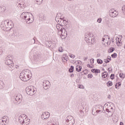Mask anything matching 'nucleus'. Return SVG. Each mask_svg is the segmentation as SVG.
Wrapping results in <instances>:
<instances>
[{
    "label": "nucleus",
    "instance_id": "obj_56",
    "mask_svg": "<svg viewBox=\"0 0 125 125\" xmlns=\"http://www.w3.org/2000/svg\"><path fill=\"white\" fill-rule=\"evenodd\" d=\"M124 75V74H123V73H120V74H119V77H120V78H123V76Z\"/></svg>",
    "mask_w": 125,
    "mask_h": 125
},
{
    "label": "nucleus",
    "instance_id": "obj_42",
    "mask_svg": "<svg viewBox=\"0 0 125 125\" xmlns=\"http://www.w3.org/2000/svg\"><path fill=\"white\" fill-rule=\"evenodd\" d=\"M78 88H82V89H83V88H84V86L83 85L79 84L78 85Z\"/></svg>",
    "mask_w": 125,
    "mask_h": 125
},
{
    "label": "nucleus",
    "instance_id": "obj_28",
    "mask_svg": "<svg viewBox=\"0 0 125 125\" xmlns=\"http://www.w3.org/2000/svg\"><path fill=\"white\" fill-rule=\"evenodd\" d=\"M69 73H73L74 72V66L71 65L70 68L69 69Z\"/></svg>",
    "mask_w": 125,
    "mask_h": 125
},
{
    "label": "nucleus",
    "instance_id": "obj_18",
    "mask_svg": "<svg viewBox=\"0 0 125 125\" xmlns=\"http://www.w3.org/2000/svg\"><path fill=\"white\" fill-rule=\"evenodd\" d=\"M63 24L64 25V27L66 30H69L70 27H71L70 23H69V22L67 21H63Z\"/></svg>",
    "mask_w": 125,
    "mask_h": 125
},
{
    "label": "nucleus",
    "instance_id": "obj_21",
    "mask_svg": "<svg viewBox=\"0 0 125 125\" xmlns=\"http://www.w3.org/2000/svg\"><path fill=\"white\" fill-rule=\"evenodd\" d=\"M6 10V8L4 6H0V13H3L4 11Z\"/></svg>",
    "mask_w": 125,
    "mask_h": 125
},
{
    "label": "nucleus",
    "instance_id": "obj_50",
    "mask_svg": "<svg viewBox=\"0 0 125 125\" xmlns=\"http://www.w3.org/2000/svg\"><path fill=\"white\" fill-rule=\"evenodd\" d=\"M90 62L91 63V64H93V63H94V59H90Z\"/></svg>",
    "mask_w": 125,
    "mask_h": 125
},
{
    "label": "nucleus",
    "instance_id": "obj_25",
    "mask_svg": "<svg viewBox=\"0 0 125 125\" xmlns=\"http://www.w3.org/2000/svg\"><path fill=\"white\" fill-rule=\"evenodd\" d=\"M105 43L108 44L109 43V41L107 39H105V38L102 39V43L103 44H105Z\"/></svg>",
    "mask_w": 125,
    "mask_h": 125
},
{
    "label": "nucleus",
    "instance_id": "obj_9",
    "mask_svg": "<svg viewBox=\"0 0 125 125\" xmlns=\"http://www.w3.org/2000/svg\"><path fill=\"white\" fill-rule=\"evenodd\" d=\"M42 59V55L38 53H35L33 55V60L35 62H38V61H40Z\"/></svg>",
    "mask_w": 125,
    "mask_h": 125
},
{
    "label": "nucleus",
    "instance_id": "obj_15",
    "mask_svg": "<svg viewBox=\"0 0 125 125\" xmlns=\"http://www.w3.org/2000/svg\"><path fill=\"white\" fill-rule=\"evenodd\" d=\"M56 28L58 31H60V32H62L63 30V29L64 28V24L58 23V24L56 25Z\"/></svg>",
    "mask_w": 125,
    "mask_h": 125
},
{
    "label": "nucleus",
    "instance_id": "obj_32",
    "mask_svg": "<svg viewBox=\"0 0 125 125\" xmlns=\"http://www.w3.org/2000/svg\"><path fill=\"white\" fill-rule=\"evenodd\" d=\"M52 44H53L54 45H56V44H57V40H52Z\"/></svg>",
    "mask_w": 125,
    "mask_h": 125
},
{
    "label": "nucleus",
    "instance_id": "obj_12",
    "mask_svg": "<svg viewBox=\"0 0 125 125\" xmlns=\"http://www.w3.org/2000/svg\"><path fill=\"white\" fill-rule=\"evenodd\" d=\"M7 27H8V29H5V31L6 32L10 31V30L12 29L13 27V22H12V21H9L8 20Z\"/></svg>",
    "mask_w": 125,
    "mask_h": 125
},
{
    "label": "nucleus",
    "instance_id": "obj_49",
    "mask_svg": "<svg viewBox=\"0 0 125 125\" xmlns=\"http://www.w3.org/2000/svg\"><path fill=\"white\" fill-rule=\"evenodd\" d=\"M92 77H93V75H92V74H88V78H89V79H91Z\"/></svg>",
    "mask_w": 125,
    "mask_h": 125
},
{
    "label": "nucleus",
    "instance_id": "obj_43",
    "mask_svg": "<svg viewBox=\"0 0 125 125\" xmlns=\"http://www.w3.org/2000/svg\"><path fill=\"white\" fill-rule=\"evenodd\" d=\"M84 73V75H86L87 74H88V70L87 69H85L83 71Z\"/></svg>",
    "mask_w": 125,
    "mask_h": 125
},
{
    "label": "nucleus",
    "instance_id": "obj_2",
    "mask_svg": "<svg viewBox=\"0 0 125 125\" xmlns=\"http://www.w3.org/2000/svg\"><path fill=\"white\" fill-rule=\"evenodd\" d=\"M21 18L23 20H25V22H26L27 24H31L33 23V20H31L33 18V15L31 13L28 12H23L21 15Z\"/></svg>",
    "mask_w": 125,
    "mask_h": 125
},
{
    "label": "nucleus",
    "instance_id": "obj_3",
    "mask_svg": "<svg viewBox=\"0 0 125 125\" xmlns=\"http://www.w3.org/2000/svg\"><path fill=\"white\" fill-rule=\"evenodd\" d=\"M25 90L27 94L32 96L35 94L37 91V88H36L35 87L29 86L26 88Z\"/></svg>",
    "mask_w": 125,
    "mask_h": 125
},
{
    "label": "nucleus",
    "instance_id": "obj_33",
    "mask_svg": "<svg viewBox=\"0 0 125 125\" xmlns=\"http://www.w3.org/2000/svg\"><path fill=\"white\" fill-rule=\"evenodd\" d=\"M97 63L98 64H102V63H103V61L100 59H99L97 60Z\"/></svg>",
    "mask_w": 125,
    "mask_h": 125
},
{
    "label": "nucleus",
    "instance_id": "obj_55",
    "mask_svg": "<svg viewBox=\"0 0 125 125\" xmlns=\"http://www.w3.org/2000/svg\"><path fill=\"white\" fill-rule=\"evenodd\" d=\"M104 38H106V39L108 38V40H110V38H109V36H107V35H105V36H104Z\"/></svg>",
    "mask_w": 125,
    "mask_h": 125
},
{
    "label": "nucleus",
    "instance_id": "obj_8",
    "mask_svg": "<svg viewBox=\"0 0 125 125\" xmlns=\"http://www.w3.org/2000/svg\"><path fill=\"white\" fill-rule=\"evenodd\" d=\"M8 20L6 21H4L1 22V24L0 25V27L3 31H5V30H7L8 29V26H7V24H8Z\"/></svg>",
    "mask_w": 125,
    "mask_h": 125
},
{
    "label": "nucleus",
    "instance_id": "obj_46",
    "mask_svg": "<svg viewBox=\"0 0 125 125\" xmlns=\"http://www.w3.org/2000/svg\"><path fill=\"white\" fill-rule=\"evenodd\" d=\"M105 111H106V112H107V113H113V110L110 111V110H109V109H108V108H106L105 109Z\"/></svg>",
    "mask_w": 125,
    "mask_h": 125
},
{
    "label": "nucleus",
    "instance_id": "obj_30",
    "mask_svg": "<svg viewBox=\"0 0 125 125\" xmlns=\"http://www.w3.org/2000/svg\"><path fill=\"white\" fill-rule=\"evenodd\" d=\"M107 76H108V73H107V72H104L103 73V75H102L103 78H106V77H107Z\"/></svg>",
    "mask_w": 125,
    "mask_h": 125
},
{
    "label": "nucleus",
    "instance_id": "obj_4",
    "mask_svg": "<svg viewBox=\"0 0 125 125\" xmlns=\"http://www.w3.org/2000/svg\"><path fill=\"white\" fill-rule=\"evenodd\" d=\"M5 64L9 66L10 68H13V66L14 64H13V62H12V57L11 56L9 55L6 57L5 60Z\"/></svg>",
    "mask_w": 125,
    "mask_h": 125
},
{
    "label": "nucleus",
    "instance_id": "obj_27",
    "mask_svg": "<svg viewBox=\"0 0 125 125\" xmlns=\"http://www.w3.org/2000/svg\"><path fill=\"white\" fill-rule=\"evenodd\" d=\"M58 15H57L55 20L58 24L59 23V22H60V20L62 19V18H60L59 16H58Z\"/></svg>",
    "mask_w": 125,
    "mask_h": 125
},
{
    "label": "nucleus",
    "instance_id": "obj_41",
    "mask_svg": "<svg viewBox=\"0 0 125 125\" xmlns=\"http://www.w3.org/2000/svg\"><path fill=\"white\" fill-rule=\"evenodd\" d=\"M48 46L49 47H51V45H52V42L51 41H50L48 42Z\"/></svg>",
    "mask_w": 125,
    "mask_h": 125
},
{
    "label": "nucleus",
    "instance_id": "obj_53",
    "mask_svg": "<svg viewBox=\"0 0 125 125\" xmlns=\"http://www.w3.org/2000/svg\"><path fill=\"white\" fill-rule=\"evenodd\" d=\"M62 61H65L64 60H65V61L67 62V58L66 59L65 57H63L62 58Z\"/></svg>",
    "mask_w": 125,
    "mask_h": 125
},
{
    "label": "nucleus",
    "instance_id": "obj_58",
    "mask_svg": "<svg viewBox=\"0 0 125 125\" xmlns=\"http://www.w3.org/2000/svg\"><path fill=\"white\" fill-rule=\"evenodd\" d=\"M1 122H2V123H6V120H1Z\"/></svg>",
    "mask_w": 125,
    "mask_h": 125
},
{
    "label": "nucleus",
    "instance_id": "obj_7",
    "mask_svg": "<svg viewBox=\"0 0 125 125\" xmlns=\"http://www.w3.org/2000/svg\"><path fill=\"white\" fill-rule=\"evenodd\" d=\"M118 14L119 13L117 11L115 10L114 9H111L109 10V15L110 16V17H112V18H115V17H117L118 16Z\"/></svg>",
    "mask_w": 125,
    "mask_h": 125
},
{
    "label": "nucleus",
    "instance_id": "obj_17",
    "mask_svg": "<svg viewBox=\"0 0 125 125\" xmlns=\"http://www.w3.org/2000/svg\"><path fill=\"white\" fill-rule=\"evenodd\" d=\"M94 42H95V39H94V37L93 36L92 37H90V38H89V40H88V41H87V43H94Z\"/></svg>",
    "mask_w": 125,
    "mask_h": 125
},
{
    "label": "nucleus",
    "instance_id": "obj_29",
    "mask_svg": "<svg viewBox=\"0 0 125 125\" xmlns=\"http://www.w3.org/2000/svg\"><path fill=\"white\" fill-rule=\"evenodd\" d=\"M37 4H42L43 0H36Z\"/></svg>",
    "mask_w": 125,
    "mask_h": 125
},
{
    "label": "nucleus",
    "instance_id": "obj_48",
    "mask_svg": "<svg viewBox=\"0 0 125 125\" xmlns=\"http://www.w3.org/2000/svg\"><path fill=\"white\" fill-rule=\"evenodd\" d=\"M102 21V19L101 18H99V19L97 20V22H98V23H101Z\"/></svg>",
    "mask_w": 125,
    "mask_h": 125
},
{
    "label": "nucleus",
    "instance_id": "obj_34",
    "mask_svg": "<svg viewBox=\"0 0 125 125\" xmlns=\"http://www.w3.org/2000/svg\"><path fill=\"white\" fill-rule=\"evenodd\" d=\"M114 50H115V48L111 47L108 50V52H109V53H111L113 52V51H114Z\"/></svg>",
    "mask_w": 125,
    "mask_h": 125
},
{
    "label": "nucleus",
    "instance_id": "obj_37",
    "mask_svg": "<svg viewBox=\"0 0 125 125\" xmlns=\"http://www.w3.org/2000/svg\"><path fill=\"white\" fill-rule=\"evenodd\" d=\"M22 124H26V125H28L29 123L27 122V120L26 119V117L24 119V122H22Z\"/></svg>",
    "mask_w": 125,
    "mask_h": 125
},
{
    "label": "nucleus",
    "instance_id": "obj_23",
    "mask_svg": "<svg viewBox=\"0 0 125 125\" xmlns=\"http://www.w3.org/2000/svg\"><path fill=\"white\" fill-rule=\"evenodd\" d=\"M17 6L18 7H21V8H22V9H24V8H25V7H26V4H25L19 3L17 5Z\"/></svg>",
    "mask_w": 125,
    "mask_h": 125
},
{
    "label": "nucleus",
    "instance_id": "obj_64",
    "mask_svg": "<svg viewBox=\"0 0 125 125\" xmlns=\"http://www.w3.org/2000/svg\"><path fill=\"white\" fill-rule=\"evenodd\" d=\"M78 64H82V62L81 61H79V62H78Z\"/></svg>",
    "mask_w": 125,
    "mask_h": 125
},
{
    "label": "nucleus",
    "instance_id": "obj_5",
    "mask_svg": "<svg viewBox=\"0 0 125 125\" xmlns=\"http://www.w3.org/2000/svg\"><path fill=\"white\" fill-rule=\"evenodd\" d=\"M65 121L66 125H74L75 124V118L73 116L69 115L65 118Z\"/></svg>",
    "mask_w": 125,
    "mask_h": 125
},
{
    "label": "nucleus",
    "instance_id": "obj_36",
    "mask_svg": "<svg viewBox=\"0 0 125 125\" xmlns=\"http://www.w3.org/2000/svg\"><path fill=\"white\" fill-rule=\"evenodd\" d=\"M3 83L2 81H0V89L3 88V85H2Z\"/></svg>",
    "mask_w": 125,
    "mask_h": 125
},
{
    "label": "nucleus",
    "instance_id": "obj_47",
    "mask_svg": "<svg viewBox=\"0 0 125 125\" xmlns=\"http://www.w3.org/2000/svg\"><path fill=\"white\" fill-rule=\"evenodd\" d=\"M59 52H63V47H61L59 48Z\"/></svg>",
    "mask_w": 125,
    "mask_h": 125
},
{
    "label": "nucleus",
    "instance_id": "obj_13",
    "mask_svg": "<svg viewBox=\"0 0 125 125\" xmlns=\"http://www.w3.org/2000/svg\"><path fill=\"white\" fill-rule=\"evenodd\" d=\"M43 85L44 89H48L49 85H50V82L48 81H44L43 82Z\"/></svg>",
    "mask_w": 125,
    "mask_h": 125
},
{
    "label": "nucleus",
    "instance_id": "obj_6",
    "mask_svg": "<svg viewBox=\"0 0 125 125\" xmlns=\"http://www.w3.org/2000/svg\"><path fill=\"white\" fill-rule=\"evenodd\" d=\"M102 109H103V106L100 104L95 105L92 109V115H94V116H96L97 113L95 112V110H102Z\"/></svg>",
    "mask_w": 125,
    "mask_h": 125
},
{
    "label": "nucleus",
    "instance_id": "obj_11",
    "mask_svg": "<svg viewBox=\"0 0 125 125\" xmlns=\"http://www.w3.org/2000/svg\"><path fill=\"white\" fill-rule=\"evenodd\" d=\"M22 98L23 97H22V95L19 94L16 97L15 100L16 101V103H18V104H20L22 101Z\"/></svg>",
    "mask_w": 125,
    "mask_h": 125
},
{
    "label": "nucleus",
    "instance_id": "obj_24",
    "mask_svg": "<svg viewBox=\"0 0 125 125\" xmlns=\"http://www.w3.org/2000/svg\"><path fill=\"white\" fill-rule=\"evenodd\" d=\"M39 18L40 20H45L46 19L45 16H44V15H43V14H40L39 15Z\"/></svg>",
    "mask_w": 125,
    "mask_h": 125
},
{
    "label": "nucleus",
    "instance_id": "obj_62",
    "mask_svg": "<svg viewBox=\"0 0 125 125\" xmlns=\"http://www.w3.org/2000/svg\"><path fill=\"white\" fill-rule=\"evenodd\" d=\"M108 44L109 45H110V44H111V40H110L109 42H108Z\"/></svg>",
    "mask_w": 125,
    "mask_h": 125
},
{
    "label": "nucleus",
    "instance_id": "obj_52",
    "mask_svg": "<svg viewBox=\"0 0 125 125\" xmlns=\"http://www.w3.org/2000/svg\"><path fill=\"white\" fill-rule=\"evenodd\" d=\"M104 62H105V63H109V62H110V61L108 60H104Z\"/></svg>",
    "mask_w": 125,
    "mask_h": 125
},
{
    "label": "nucleus",
    "instance_id": "obj_45",
    "mask_svg": "<svg viewBox=\"0 0 125 125\" xmlns=\"http://www.w3.org/2000/svg\"><path fill=\"white\" fill-rule=\"evenodd\" d=\"M31 42V43H32V44H34V43H36V40H35V39H32Z\"/></svg>",
    "mask_w": 125,
    "mask_h": 125
},
{
    "label": "nucleus",
    "instance_id": "obj_51",
    "mask_svg": "<svg viewBox=\"0 0 125 125\" xmlns=\"http://www.w3.org/2000/svg\"><path fill=\"white\" fill-rule=\"evenodd\" d=\"M87 67H88V68H90V69H92V68H93V66H91L89 64H87Z\"/></svg>",
    "mask_w": 125,
    "mask_h": 125
},
{
    "label": "nucleus",
    "instance_id": "obj_20",
    "mask_svg": "<svg viewBox=\"0 0 125 125\" xmlns=\"http://www.w3.org/2000/svg\"><path fill=\"white\" fill-rule=\"evenodd\" d=\"M47 125H57L56 122L53 119H51L47 123Z\"/></svg>",
    "mask_w": 125,
    "mask_h": 125
},
{
    "label": "nucleus",
    "instance_id": "obj_35",
    "mask_svg": "<svg viewBox=\"0 0 125 125\" xmlns=\"http://www.w3.org/2000/svg\"><path fill=\"white\" fill-rule=\"evenodd\" d=\"M121 85L122 84L121 83H116L115 85V88H118V87L121 86Z\"/></svg>",
    "mask_w": 125,
    "mask_h": 125
},
{
    "label": "nucleus",
    "instance_id": "obj_22",
    "mask_svg": "<svg viewBox=\"0 0 125 125\" xmlns=\"http://www.w3.org/2000/svg\"><path fill=\"white\" fill-rule=\"evenodd\" d=\"M91 71V72H92V73H95L96 74H98L100 73V70L98 69L93 68L92 69Z\"/></svg>",
    "mask_w": 125,
    "mask_h": 125
},
{
    "label": "nucleus",
    "instance_id": "obj_10",
    "mask_svg": "<svg viewBox=\"0 0 125 125\" xmlns=\"http://www.w3.org/2000/svg\"><path fill=\"white\" fill-rule=\"evenodd\" d=\"M49 117H50V114L48 112H43L41 115L42 120H47Z\"/></svg>",
    "mask_w": 125,
    "mask_h": 125
},
{
    "label": "nucleus",
    "instance_id": "obj_19",
    "mask_svg": "<svg viewBox=\"0 0 125 125\" xmlns=\"http://www.w3.org/2000/svg\"><path fill=\"white\" fill-rule=\"evenodd\" d=\"M84 37H85V41L86 42H87L88 40H89V38H90V37H93V34L91 33L85 34Z\"/></svg>",
    "mask_w": 125,
    "mask_h": 125
},
{
    "label": "nucleus",
    "instance_id": "obj_61",
    "mask_svg": "<svg viewBox=\"0 0 125 125\" xmlns=\"http://www.w3.org/2000/svg\"><path fill=\"white\" fill-rule=\"evenodd\" d=\"M70 77H71V78H73V77H74V74H72L70 75Z\"/></svg>",
    "mask_w": 125,
    "mask_h": 125
},
{
    "label": "nucleus",
    "instance_id": "obj_38",
    "mask_svg": "<svg viewBox=\"0 0 125 125\" xmlns=\"http://www.w3.org/2000/svg\"><path fill=\"white\" fill-rule=\"evenodd\" d=\"M64 21H66V20H64L62 18V19H61V20L60 21L59 24H62V23H63V24H64Z\"/></svg>",
    "mask_w": 125,
    "mask_h": 125
},
{
    "label": "nucleus",
    "instance_id": "obj_39",
    "mask_svg": "<svg viewBox=\"0 0 125 125\" xmlns=\"http://www.w3.org/2000/svg\"><path fill=\"white\" fill-rule=\"evenodd\" d=\"M111 57L112 58H117V53H113L112 55H111Z\"/></svg>",
    "mask_w": 125,
    "mask_h": 125
},
{
    "label": "nucleus",
    "instance_id": "obj_57",
    "mask_svg": "<svg viewBox=\"0 0 125 125\" xmlns=\"http://www.w3.org/2000/svg\"><path fill=\"white\" fill-rule=\"evenodd\" d=\"M70 57H71V58L74 59V58H75V55H74L73 54L71 55Z\"/></svg>",
    "mask_w": 125,
    "mask_h": 125
},
{
    "label": "nucleus",
    "instance_id": "obj_60",
    "mask_svg": "<svg viewBox=\"0 0 125 125\" xmlns=\"http://www.w3.org/2000/svg\"><path fill=\"white\" fill-rule=\"evenodd\" d=\"M107 98H108V99H111V95H108L107 96Z\"/></svg>",
    "mask_w": 125,
    "mask_h": 125
},
{
    "label": "nucleus",
    "instance_id": "obj_59",
    "mask_svg": "<svg viewBox=\"0 0 125 125\" xmlns=\"http://www.w3.org/2000/svg\"><path fill=\"white\" fill-rule=\"evenodd\" d=\"M107 60H109V61H111V57H107Z\"/></svg>",
    "mask_w": 125,
    "mask_h": 125
},
{
    "label": "nucleus",
    "instance_id": "obj_26",
    "mask_svg": "<svg viewBox=\"0 0 125 125\" xmlns=\"http://www.w3.org/2000/svg\"><path fill=\"white\" fill-rule=\"evenodd\" d=\"M76 71L77 72H81V71H82V66L77 65L76 67Z\"/></svg>",
    "mask_w": 125,
    "mask_h": 125
},
{
    "label": "nucleus",
    "instance_id": "obj_54",
    "mask_svg": "<svg viewBox=\"0 0 125 125\" xmlns=\"http://www.w3.org/2000/svg\"><path fill=\"white\" fill-rule=\"evenodd\" d=\"M3 52V51H2V50H1V48H0V55H1Z\"/></svg>",
    "mask_w": 125,
    "mask_h": 125
},
{
    "label": "nucleus",
    "instance_id": "obj_40",
    "mask_svg": "<svg viewBox=\"0 0 125 125\" xmlns=\"http://www.w3.org/2000/svg\"><path fill=\"white\" fill-rule=\"evenodd\" d=\"M95 112H96V114H97V113H103V111H101V109H97L95 110Z\"/></svg>",
    "mask_w": 125,
    "mask_h": 125
},
{
    "label": "nucleus",
    "instance_id": "obj_16",
    "mask_svg": "<svg viewBox=\"0 0 125 125\" xmlns=\"http://www.w3.org/2000/svg\"><path fill=\"white\" fill-rule=\"evenodd\" d=\"M25 117H26V115L25 114H21L19 117V122L23 124V122L24 121V120L25 119Z\"/></svg>",
    "mask_w": 125,
    "mask_h": 125
},
{
    "label": "nucleus",
    "instance_id": "obj_63",
    "mask_svg": "<svg viewBox=\"0 0 125 125\" xmlns=\"http://www.w3.org/2000/svg\"><path fill=\"white\" fill-rule=\"evenodd\" d=\"M120 125H124V123H123V122H120Z\"/></svg>",
    "mask_w": 125,
    "mask_h": 125
},
{
    "label": "nucleus",
    "instance_id": "obj_31",
    "mask_svg": "<svg viewBox=\"0 0 125 125\" xmlns=\"http://www.w3.org/2000/svg\"><path fill=\"white\" fill-rule=\"evenodd\" d=\"M106 84H107V86H112L113 85V83L111 81H108L107 82Z\"/></svg>",
    "mask_w": 125,
    "mask_h": 125
},
{
    "label": "nucleus",
    "instance_id": "obj_1",
    "mask_svg": "<svg viewBox=\"0 0 125 125\" xmlns=\"http://www.w3.org/2000/svg\"><path fill=\"white\" fill-rule=\"evenodd\" d=\"M30 70L25 69L22 70L20 75V78L22 82H28L30 80Z\"/></svg>",
    "mask_w": 125,
    "mask_h": 125
},
{
    "label": "nucleus",
    "instance_id": "obj_14",
    "mask_svg": "<svg viewBox=\"0 0 125 125\" xmlns=\"http://www.w3.org/2000/svg\"><path fill=\"white\" fill-rule=\"evenodd\" d=\"M61 39H62V40H64L65 38H66L67 36L68 35V33H67V31H66V29H65V28H63L62 31H61Z\"/></svg>",
    "mask_w": 125,
    "mask_h": 125
},
{
    "label": "nucleus",
    "instance_id": "obj_44",
    "mask_svg": "<svg viewBox=\"0 0 125 125\" xmlns=\"http://www.w3.org/2000/svg\"><path fill=\"white\" fill-rule=\"evenodd\" d=\"M110 79L111 80H114V79H115V74H112L110 75Z\"/></svg>",
    "mask_w": 125,
    "mask_h": 125
}]
</instances>
